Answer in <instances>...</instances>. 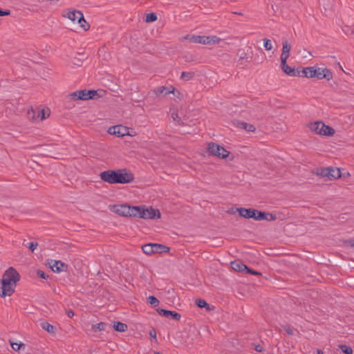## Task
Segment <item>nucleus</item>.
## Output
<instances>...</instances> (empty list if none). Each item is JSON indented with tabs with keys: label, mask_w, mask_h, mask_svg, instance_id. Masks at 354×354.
Masks as SVG:
<instances>
[{
	"label": "nucleus",
	"mask_w": 354,
	"mask_h": 354,
	"mask_svg": "<svg viewBox=\"0 0 354 354\" xmlns=\"http://www.w3.org/2000/svg\"><path fill=\"white\" fill-rule=\"evenodd\" d=\"M20 279V276L13 268H8L4 273L0 285V296L5 297L10 296L15 292L16 283Z\"/></svg>",
	"instance_id": "1"
},
{
	"label": "nucleus",
	"mask_w": 354,
	"mask_h": 354,
	"mask_svg": "<svg viewBox=\"0 0 354 354\" xmlns=\"http://www.w3.org/2000/svg\"><path fill=\"white\" fill-rule=\"evenodd\" d=\"M100 178L102 180L111 184H124L133 180V176L131 174L123 173L120 171H115L113 170H108L102 172L100 174Z\"/></svg>",
	"instance_id": "2"
},
{
	"label": "nucleus",
	"mask_w": 354,
	"mask_h": 354,
	"mask_svg": "<svg viewBox=\"0 0 354 354\" xmlns=\"http://www.w3.org/2000/svg\"><path fill=\"white\" fill-rule=\"evenodd\" d=\"M302 73L304 77L308 78L315 77L318 80L326 79L330 80L333 77L331 71L326 68L306 67L303 68Z\"/></svg>",
	"instance_id": "3"
},
{
	"label": "nucleus",
	"mask_w": 354,
	"mask_h": 354,
	"mask_svg": "<svg viewBox=\"0 0 354 354\" xmlns=\"http://www.w3.org/2000/svg\"><path fill=\"white\" fill-rule=\"evenodd\" d=\"M308 127L313 132L322 136H332L335 133L333 128L321 121L311 122L308 124Z\"/></svg>",
	"instance_id": "4"
},
{
	"label": "nucleus",
	"mask_w": 354,
	"mask_h": 354,
	"mask_svg": "<svg viewBox=\"0 0 354 354\" xmlns=\"http://www.w3.org/2000/svg\"><path fill=\"white\" fill-rule=\"evenodd\" d=\"M111 210L118 215L123 216H134L139 214L138 206H129L127 205H115L111 207Z\"/></svg>",
	"instance_id": "5"
},
{
	"label": "nucleus",
	"mask_w": 354,
	"mask_h": 354,
	"mask_svg": "<svg viewBox=\"0 0 354 354\" xmlns=\"http://www.w3.org/2000/svg\"><path fill=\"white\" fill-rule=\"evenodd\" d=\"M138 213L136 216L144 219H153L156 217L160 218V213L158 210L153 209V207H145L138 206Z\"/></svg>",
	"instance_id": "6"
},
{
	"label": "nucleus",
	"mask_w": 354,
	"mask_h": 354,
	"mask_svg": "<svg viewBox=\"0 0 354 354\" xmlns=\"http://www.w3.org/2000/svg\"><path fill=\"white\" fill-rule=\"evenodd\" d=\"M97 95V91L95 90H81L72 93L70 96L73 100H88L94 99Z\"/></svg>",
	"instance_id": "7"
},
{
	"label": "nucleus",
	"mask_w": 354,
	"mask_h": 354,
	"mask_svg": "<svg viewBox=\"0 0 354 354\" xmlns=\"http://www.w3.org/2000/svg\"><path fill=\"white\" fill-rule=\"evenodd\" d=\"M207 149L212 155L221 158H227L230 153L223 147L213 142L208 144Z\"/></svg>",
	"instance_id": "8"
},
{
	"label": "nucleus",
	"mask_w": 354,
	"mask_h": 354,
	"mask_svg": "<svg viewBox=\"0 0 354 354\" xmlns=\"http://www.w3.org/2000/svg\"><path fill=\"white\" fill-rule=\"evenodd\" d=\"M109 133L117 136L118 137H123L124 136H131L129 129L122 125H116L111 127L108 130Z\"/></svg>",
	"instance_id": "9"
},
{
	"label": "nucleus",
	"mask_w": 354,
	"mask_h": 354,
	"mask_svg": "<svg viewBox=\"0 0 354 354\" xmlns=\"http://www.w3.org/2000/svg\"><path fill=\"white\" fill-rule=\"evenodd\" d=\"M48 264L51 270L55 272H62L67 270V265L61 261L50 259L48 261Z\"/></svg>",
	"instance_id": "10"
},
{
	"label": "nucleus",
	"mask_w": 354,
	"mask_h": 354,
	"mask_svg": "<svg viewBox=\"0 0 354 354\" xmlns=\"http://www.w3.org/2000/svg\"><path fill=\"white\" fill-rule=\"evenodd\" d=\"M321 175L330 178H338L341 176V171L338 168L328 167L322 169Z\"/></svg>",
	"instance_id": "11"
},
{
	"label": "nucleus",
	"mask_w": 354,
	"mask_h": 354,
	"mask_svg": "<svg viewBox=\"0 0 354 354\" xmlns=\"http://www.w3.org/2000/svg\"><path fill=\"white\" fill-rule=\"evenodd\" d=\"M68 19H70L74 24L77 23V21H84V15L82 12L77 10L68 11L65 15Z\"/></svg>",
	"instance_id": "12"
},
{
	"label": "nucleus",
	"mask_w": 354,
	"mask_h": 354,
	"mask_svg": "<svg viewBox=\"0 0 354 354\" xmlns=\"http://www.w3.org/2000/svg\"><path fill=\"white\" fill-rule=\"evenodd\" d=\"M277 218L276 216L270 214V213H266L263 212H260L259 210L256 211V215L254 220L256 221H274Z\"/></svg>",
	"instance_id": "13"
},
{
	"label": "nucleus",
	"mask_w": 354,
	"mask_h": 354,
	"mask_svg": "<svg viewBox=\"0 0 354 354\" xmlns=\"http://www.w3.org/2000/svg\"><path fill=\"white\" fill-rule=\"evenodd\" d=\"M32 111L33 113L32 120H34L42 121L50 115V110L48 109H39L37 112L32 110Z\"/></svg>",
	"instance_id": "14"
},
{
	"label": "nucleus",
	"mask_w": 354,
	"mask_h": 354,
	"mask_svg": "<svg viewBox=\"0 0 354 354\" xmlns=\"http://www.w3.org/2000/svg\"><path fill=\"white\" fill-rule=\"evenodd\" d=\"M257 209L249 208L246 209L244 207H240L237 209V212H239L241 216H243L245 218H255Z\"/></svg>",
	"instance_id": "15"
},
{
	"label": "nucleus",
	"mask_w": 354,
	"mask_h": 354,
	"mask_svg": "<svg viewBox=\"0 0 354 354\" xmlns=\"http://www.w3.org/2000/svg\"><path fill=\"white\" fill-rule=\"evenodd\" d=\"M158 314L165 316V317H172L176 320H179L181 317L180 315L175 311L165 310V309H157Z\"/></svg>",
	"instance_id": "16"
},
{
	"label": "nucleus",
	"mask_w": 354,
	"mask_h": 354,
	"mask_svg": "<svg viewBox=\"0 0 354 354\" xmlns=\"http://www.w3.org/2000/svg\"><path fill=\"white\" fill-rule=\"evenodd\" d=\"M232 268L240 272H245V270H249V268L239 261H234L231 263Z\"/></svg>",
	"instance_id": "17"
},
{
	"label": "nucleus",
	"mask_w": 354,
	"mask_h": 354,
	"mask_svg": "<svg viewBox=\"0 0 354 354\" xmlns=\"http://www.w3.org/2000/svg\"><path fill=\"white\" fill-rule=\"evenodd\" d=\"M154 93L157 95H166L169 93H174V88L171 87L170 88H167L165 86H160L154 89Z\"/></svg>",
	"instance_id": "18"
},
{
	"label": "nucleus",
	"mask_w": 354,
	"mask_h": 354,
	"mask_svg": "<svg viewBox=\"0 0 354 354\" xmlns=\"http://www.w3.org/2000/svg\"><path fill=\"white\" fill-rule=\"evenodd\" d=\"M281 68L285 73H286L287 75H288L290 76H295L296 75L295 69L291 68L290 66H289L287 64V62L284 63V64L282 63V64H281Z\"/></svg>",
	"instance_id": "19"
},
{
	"label": "nucleus",
	"mask_w": 354,
	"mask_h": 354,
	"mask_svg": "<svg viewBox=\"0 0 354 354\" xmlns=\"http://www.w3.org/2000/svg\"><path fill=\"white\" fill-rule=\"evenodd\" d=\"M156 246L153 243L145 244L142 246V251L147 254H151L154 253V248Z\"/></svg>",
	"instance_id": "20"
},
{
	"label": "nucleus",
	"mask_w": 354,
	"mask_h": 354,
	"mask_svg": "<svg viewBox=\"0 0 354 354\" xmlns=\"http://www.w3.org/2000/svg\"><path fill=\"white\" fill-rule=\"evenodd\" d=\"M239 127L241 129H245L248 132H254L255 130V127L252 124L244 122H239Z\"/></svg>",
	"instance_id": "21"
},
{
	"label": "nucleus",
	"mask_w": 354,
	"mask_h": 354,
	"mask_svg": "<svg viewBox=\"0 0 354 354\" xmlns=\"http://www.w3.org/2000/svg\"><path fill=\"white\" fill-rule=\"evenodd\" d=\"M113 328L116 331L124 332L127 328V326L122 322H114Z\"/></svg>",
	"instance_id": "22"
},
{
	"label": "nucleus",
	"mask_w": 354,
	"mask_h": 354,
	"mask_svg": "<svg viewBox=\"0 0 354 354\" xmlns=\"http://www.w3.org/2000/svg\"><path fill=\"white\" fill-rule=\"evenodd\" d=\"M41 327L44 330L48 331V333H54V327L53 325L48 322H43L41 324Z\"/></svg>",
	"instance_id": "23"
},
{
	"label": "nucleus",
	"mask_w": 354,
	"mask_h": 354,
	"mask_svg": "<svg viewBox=\"0 0 354 354\" xmlns=\"http://www.w3.org/2000/svg\"><path fill=\"white\" fill-rule=\"evenodd\" d=\"M156 246V248H154V253H160V252H166L167 250L168 249L167 247H166L165 245H161V244H158V243H154Z\"/></svg>",
	"instance_id": "24"
},
{
	"label": "nucleus",
	"mask_w": 354,
	"mask_h": 354,
	"mask_svg": "<svg viewBox=\"0 0 354 354\" xmlns=\"http://www.w3.org/2000/svg\"><path fill=\"white\" fill-rule=\"evenodd\" d=\"M157 20V16L155 13L151 12L146 15L145 21L147 23L153 22Z\"/></svg>",
	"instance_id": "25"
},
{
	"label": "nucleus",
	"mask_w": 354,
	"mask_h": 354,
	"mask_svg": "<svg viewBox=\"0 0 354 354\" xmlns=\"http://www.w3.org/2000/svg\"><path fill=\"white\" fill-rule=\"evenodd\" d=\"M291 49L290 45L288 44V41H283V48H282V53H289Z\"/></svg>",
	"instance_id": "26"
},
{
	"label": "nucleus",
	"mask_w": 354,
	"mask_h": 354,
	"mask_svg": "<svg viewBox=\"0 0 354 354\" xmlns=\"http://www.w3.org/2000/svg\"><path fill=\"white\" fill-rule=\"evenodd\" d=\"M201 41H202V36H201V35H192V37H190L191 43L201 44Z\"/></svg>",
	"instance_id": "27"
},
{
	"label": "nucleus",
	"mask_w": 354,
	"mask_h": 354,
	"mask_svg": "<svg viewBox=\"0 0 354 354\" xmlns=\"http://www.w3.org/2000/svg\"><path fill=\"white\" fill-rule=\"evenodd\" d=\"M194 76V73L192 72H183L180 78L184 80H189Z\"/></svg>",
	"instance_id": "28"
},
{
	"label": "nucleus",
	"mask_w": 354,
	"mask_h": 354,
	"mask_svg": "<svg viewBox=\"0 0 354 354\" xmlns=\"http://www.w3.org/2000/svg\"><path fill=\"white\" fill-rule=\"evenodd\" d=\"M342 351L345 354H352L353 350L350 346L346 345H341L340 346Z\"/></svg>",
	"instance_id": "29"
},
{
	"label": "nucleus",
	"mask_w": 354,
	"mask_h": 354,
	"mask_svg": "<svg viewBox=\"0 0 354 354\" xmlns=\"http://www.w3.org/2000/svg\"><path fill=\"white\" fill-rule=\"evenodd\" d=\"M263 46L267 50H270L272 48L271 41L268 39H264Z\"/></svg>",
	"instance_id": "30"
},
{
	"label": "nucleus",
	"mask_w": 354,
	"mask_h": 354,
	"mask_svg": "<svg viewBox=\"0 0 354 354\" xmlns=\"http://www.w3.org/2000/svg\"><path fill=\"white\" fill-rule=\"evenodd\" d=\"M196 304L199 308H206L208 306V304L204 299H197Z\"/></svg>",
	"instance_id": "31"
},
{
	"label": "nucleus",
	"mask_w": 354,
	"mask_h": 354,
	"mask_svg": "<svg viewBox=\"0 0 354 354\" xmlns=\"http://www.w3.org/2000/svg\"><path fill=\"white\" fill-rule=\"evenodd\" d=\"M147 300L151 305L157 306L159 304V301L154 296H149Z\"/></svg>",
	"instance_id": "32"
},
{
	"label": "nucleus",
	"mask_w": 354,
	"mask_h": 354,
	"mask_svg": "<svg viewBox=\"0 0 354 354\" xmlns=\"http://www.w3.org/2000/svg\"><path fill=\"white\" fill-rule=\"evenodd\" d=\"M77 24H80V26L85 30H88L89 28V25L86 21V20L84 19V21H77Z\"/></svg>",
	"instance_id": "33"
},
{
	"label": "nucleus",
	"mask_w": 354,
	"mask_h": 354,
	"mask_svg": "<svg viewBox=\"0 0 354 354\" xmlns=\"http://www.w3.org/2000/svg\"><path fill=\"white\" fill-rule=\"evenodd\" d=\"M209 37H210V43H211V44H219V42L221 40L220 38H218L216 36H209Z\"/></svg>",
	"instance_id": "34"
},
{
	"label": "nucleus",
	"mask_w": 354,
	"mask_h": 354,
	"mask_svg": "<svg viewBox=\"0 0 354 354\" xmlns=\"http://www.w3.org/2000/svg\"><path fill=\"white\" fill-rule=\"evenodd\" d=\"M105 326L106 324L103 322H100V323H98L96 326H94L93 327H95V330L97 331V330H104V328H105Z\"/></svg>",
	"instance_id": "35"
},
{
	"label": "nucleus",
	"mask_w": 354,
	"mask_h": 354,
	"mask_svg": "<svg viewBox=\"0 0 354 354\" xmlns=\"http://www.w3.org/2000/svg\"><path fill=\"white\" fill-rule=\"evenodd\" d=\"M289 55H290L289 53L286 54V53H281V57H280V59H281V64L286 63L287 62V59L289 57Z\"/></svg>",
	"instance_id": "36"
},
{
	"label": "nucleus",
	"mask_w": 354,
	"mask_h": 354,
	"mask_svg": "<svg viewBox=\"0 0 354 354\" xmlns=\"http://www.w3.org/2000/svg\"><path fill=\"white\" fill-rule=\"evenodd\" d=\"M202 44H211L209 36H202Z\"/></svg>",
	"instance_id": "37"
},
{
	"label": "nucleus",
	"mask_w": 354,
	"mask_h": 354,
	"mask_svg": "<svg viewBox=\"0 0 354 354\" xmlns=\"http://www.w3.org/2000/svg\"><path fill=\"white\" fill-rule=\"evenodd\" d=\"M37 245H38V244H37V243H36V242H30V243H28V248H29L32 252H33V251L36 249V248H37Z\"/></svg>",
	"instance_id": "38"
},
{
	"label": "nucleus",
	"mask_w": 354,
	"mask_h": 354,
	"mask_svg": "<svg viewBox=\"0 0 354 354\" xmlns=\"http://www.w3.org/2000/svg\"><path fill=\"white\" fill-rule=\"evenodd\" d=\"M21 344L18 343H11V347L15 351H19Z\"/></svg>",
	"instance_id": "39"
},
{
	"label": "nucleus",
	"mask_w": 354,
	"mask_h": 354,
	"mask_svg": "<svg viewBox=\"0 0 354 354\" xmlns=\"http://www.w3.org/2000/svg\"><path fill=\"white\" fill-rule=\"evenodd\" d=\"M343 31L347 35H350L353 34V30L348 26H346L343 28Z\"/></svg>",
	"instance_id": "40"
},
{
	"label": "nucleus",
	"mask_w": 354,
	"mask_h": 354,
	"mask_svg": "<svg viewBox=\"0 0 354 354\" xmlns=\"http://www.w3.org/2000/svg\"><path fill=\"white\" fill-rule=\"evenodd\" d=\"M37 274H38V276H39L40 277H41L43 279H46L48 278V276L45 274V272L41 270H38Z\"/></svg>",
	"instance_id": "41"
},
{
	"label": "nucleus",
	"mask_w": 354,
	"mask_h": 354,
	"mask_svg": "<svg viewBox=\"0 0 354 354\" xmlns=\"http://www.w3.org/2000/svg\"><path fill=\"white\" fill-rule=\"evenodd\" d=\"M10 13V12L9 10H3L0 9V17L9 15Z\"/></svg>",
	"instance_id": "42"
},
{
	"label": "nucleus",
	"mask_w": 354,
	"mask_h": 354,
	"mask_svg": "<svg viewBox=\"0 0 354 354\" xmlns=\"http://www.w3.org/2000/svg\"><path fill=\"white\" fill-rule=\"evenodd\" d=\"M245 272L246 273H250L252 274H254V275H259L260 273L258 272L257 271H255V270H252L251 269L249 268V270H245Z\"/></svg>",
	"instance_id": "43"
},
{
	"label": "nucleus",
	"mask_w": 354,
	"mask_h": 354,
	"mask_svg": "<svg viewBox=\"0 0 354 354\" xmlns=\"http://www.w3.org/2000/svg\"><path fill=\"white\" fill-rule=\"evenodd\" d=\"M255 350L257 352H262L263 351V348H262V346L260 344H258V345H257L255 346Z\"/></svg>",
	"instance_id": "44"
},
{
	"label": "nucleus",
	"mask_w": 354,
	"mask_h": 354,
	"mask_svg": "<svg viewBox=\"0 0 354 354\" xmlns=\"http://www.w3.org/2000/svg\"><path fill=\"white\" fill-rule=\"evenodd\" d=\"M192 35H187L182 37V40H188L190 42V37Z\"/></svg>",
	"instance_id": "45"
},
{
	"label": "nucleus",
	"mask_w": 354,
	"mask_h": 354,
	"mask_svg": "<svg viewBox=\"0 0 354 354\" xmlns=\"http://www.w3.org/2000/svg\"><path fill=\"white\" fill-rule=\"evenodd\" d=\"M285 330L289 335H292L293 334L292 330L290 327L285 328Z\"/></svg>",
	"instance_id": "46"
},
{
	"label": "nucleus",
	"mask_w": 354,
	"mask_h": 354,
	"mask_svg": "<svg viewBox=\"0 0 354 354\" xmlns=\"http://www.w3.org/2000/svg\"><path fill=\"white\" fill-rule=\"evenodd\" d=\"M172 118H174V120H176V118H178V115H175L174 113H172Z\"/></svg>",
	"instance_id": "47"
},
{
	"label": "nucleus",
	"mask_w": 354,
	"mask_h": 354,
	"mask_svg": "<svg viewBox=\"0 0 354 354\" xmlns=\"http://www.w3.org/2000/svg\"><path fill=\"white\" fill-rule=\"evenodd\" d=\"M317 354H324V353L322 352V351L318 349L317 350Z\"/></svg>",
	"instance_id": "48"
},
{
	"label": "nucleus",
	"mask_w": 354,
	"mask_h": 354,
	"mask_svg": "<svg viewBox=\"0 0 354 354\" xmlns=\"http://www.w3.org/2000/svg\"><path fill=\"white\" fill-rule=\"evenodd\" d=\"M73 315H74V314H73V312H69V313H68V315L69 317L73 316Z\"/></svg>",
	"instance_id": "49"
},
{
	"label": "nucleus",
	"mask_w": 354,
	"mask_h": 354,
	"mask_svg": "<svg viewBox=\"0 0 354 354\" xmlns=\"http://www.w3.org/2000/svg\"><path fill=\"white\" fill-rule=\"evenodd\" d=\"M150 335H151L152 337H156V333H154V334H152V333L151 332V333H150Z\"/></svg>",
	"instance_id": "50"
},
{
	"label": "nucleus",
	"mask_w": 354,
	"mask_h": 354,
	"mask_svg": "<svg viewBox=\"0 0 354 354\" xmlns=\"http://www.w3.org/2000/svg\"><path fill=\"white\" fill-rule=\"evenodd\" d=\"M352 246L354 248V241H353V243L352 244Z\"/></svg>",
	"instance_id": "51"
}]
</instances>
